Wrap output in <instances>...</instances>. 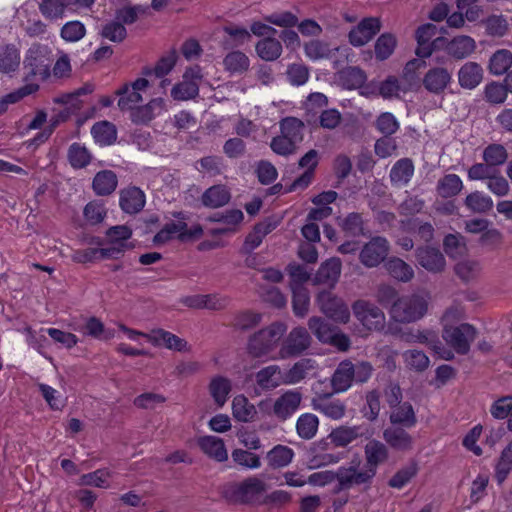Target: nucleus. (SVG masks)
Masks as SVG:
<instances>
[{
    "label": "nucleus",
    "instance_id": "f257e3e1",
    "mask_svg": "<svg viewBox=\"0 0 512 512\" xmlns=\"http://www.w3.org/2000/svg\"><path fill=\"white\" fill-rule=\"evenodd\" d=\"M149 87V80L142 75L116 91L119 96L118 107L122 111H128L131 121L136 124H147L167 110L166 101L162 97L152 98L144 103V94Z\"/></svg>",
    "mask_w": 512,
    "mask_h": 512
},
{
    "label": "nucleus",
    "instance_id": "f03ea898",
    "mask_svg": "<svg viewBox=\"0 0 512 512\" xmlns=\"http://www.w3.org/2000/svg\"><path fill=\"white\" fill-rule=\"evenodd\" d=\"M287 332V326L282 322H275L254 333L248 341V352L253 357H267L277 353V347Z\"/></svg>",
    "mask_w": 512,
    "mask_h": 512
},
{
    "label": "nucleus",
    "instance_id": "7ed1b4c3",
    "mask_svg": "<svg viewBox=\"0 0 512 512\" xmlns=\"http://www.w3.org/2000/svg\"><path fill=\"white\" fill-rule=\"evenodd\" d=\"M428 296L414 293L398 297L391 305V318L399 323H412L422 319L428 311Z\"/></svg>",
    "mask_w": 512,
    "mask_h": 512
},
{
    "label": "nucleus",
    "instance_id": "20e7f679",
    "mask_svg": "<svg viewBox=\"0 0 512 512\" xmlns=\"http://www.w3.org/2000/svg\"><path fill=\"white\" fill-rule=\"evenodd\" d=\"M52 60V51L49 46L39 43L31 45L23 61L26 78L47 79L50 76Z\"/></svg>",
    "mask_w": 512,
    "mask_h": 512
},
{
    "label": "nucleus",
    "instance_id": "39448f33",
    "mask_svg": "<svg viewBox=\"0 0 512 512\" xmlns=\"http://www.w3.org/2000/svg\"><path fill=\"white\" fill-rule=\"evenodd\" d=\"M266 483L255 476L241 482L227 484L223 489L224 496L233 502L254 503L266 492Z\"/></svg>",
    "mask_w": 512,
    "mask_h": 512
},
{
    "label": "nucleus",
    "instance_id": "423d86ee",
    "mask_svg": "<svg viewBox=\"0 0 512 512\" xmlns=\"http://www.w3.org/2000/svg\"><path fill=\"white\" fill-rule=\"evenodd\" d=\"M203 229L199 224H193L191 227L183 221L167 223L153 238L156 246L164 245L173 239L181 241H191L201 237Z\"/></svg>",
    "mask_w": 512,
    "mask_h": 512
},
{
    "label": "nucleus",
    "instance_id": "0eeeda50",
    "mask_svg": "<svg viewBox=\"0 0 512 512\" xmlns=\"http://www.w3.org/2000/svg\"><path fill=\"white\" fill-rule=\"evenodd\" d=\"M311 344V336L303 327L292 329L287 337L282 341L280 348L271 360H284L299 356L304 353Z\"/></svg>",
    "mask_w": 512,
    "mask_h": 512
},
{
    "label": "nucleus",
    "instance_id": "6e6552de",
    "mask_svg": "<svg viewBox=\"0 0 512 512\" xmlns=\"http://www.w3.org/2000/svg\"><path fill=\"white\" fill-rule=\"evenodd\" d=\"M476 337V330L468 323L442 329V338L452 353L467 354L471 343Z\"/></svg>",
    "mask_w": 512,
    "mask_h": 512
},
{
    "label": "nucleus",
    "instance_id": "1a4fd4ad",
    "mask_svg": "<svg viewBox=\"0 0 512 512\" xmlns=\"http://www.w3.org/2000/svg\"><path fill=\"white\" fill-rule=\"evenodd\" d=\"M202 79L203 74L199 66L186 68L182 80L172 87L171 97L176 101H187L195 98L199 94Z\"/></svg>",
    "mask_w": 512,
    "mask_h": 512
},
{
    "label": "nucleus",
    "instance_id": "9d476101",
    "mask_svg": "<svg viewBox=\"0 0 512 512\" xmlns=\"http://www.w3.org/2000/svg\"><path fill=\"white\" fill-rule=\"evenodd\" d=\"M402 339L407 343H418L429 346L440 359L449 361L454 358L450 349H447L437 338V334L429 329H410L402 334Z\"/></svg>",
    "mask_w": 512,
    "mask_h": 512
},
{
    "label": "nucleus",
    "instance_id": "9b49d317",
    "mask_svg": "<svg viewBox=\"0 0 512 512\" xmlns=\"http://www.w3.org/2000/svg\"><path fill=\"white\" fill-rule=\"evenodd\" d=\"M353 313L361 325L368 331H378L385 326V314L376 305L358 300L353 306Z\"/></svg>",
    "mask_w": 512,
    "mask_h": 512
},
{
    "label": "nucleus",
    "instance_id": "f8f14e48",
    "mask_svg": "<svg viewBox=\"0 0 512 512\" xmlns=\"http://www.w3.org/2000/svg\"><path fill=\"white\" fill-rule=\"evenodd\" d=\"M320 310L336 322L347 323L350 319V311L346 303L329 291H323L317 296Z\"/></svg>",
    "mask_w": 512,
    "mask_h": 512
},
{
    "label": "nucleus",
    "instance_id": "ddd939ff",
    "mask_svg": "<svg viewBox=\"0 0 512 512\" xmlns=\"http://www.w3.org/2000/svg\"><path fill=\"white\" fill-rule=\"evenodd\" d=\"M421 83L429 93L442 94L452 83V72L443 66L431 67L424 74Z\"/></svg>",
    "mask_w": 512,
    "mask_h": 512
},
{
    "label": "nucleus",
    "instance_id": "4468645a",
    "mask_svg": "<svg viewBox=\"0 0 512 512\" xmlns=\"http://www.w3.org/2000/svg\"><path fill=\"white\" fill-rule=\"evenodd\" d=\"M147 341L155 347H165L182 353L191 352V345L185 339L161 328L151 330L147 334Z\"/></svg>",
    "mask_w": 512,
    "mask_h": 512
},
{
    "label": "nucleus",
    "instance_id": "2eb2a0df",
    "mask_svg": "<svg viewBox=\"0 0 512 512\" xmlns=\"http://www.w3.org/2000/svg\"><path fill=\"white\" fill-rule=\"evenodd\" d=\"M302 394L297 389L286 390L274 399V417L280 421L289 419L300 407Z\"/></svg>",
    "mask_w": 512,
    "mask_h": 512
},
{
    "label": "nucleus",
    "instance_id": "dca6fc26",
    "mask_svg": "<svg viewBox=\"0 0 512 512\" xmlns=\"http://www.w3.org/2000/svg\"><path fill=\"white\" fill-rule=\"evenodd\" d=\"M388 252V241L383 237H374L362 248L360 261L366 267H376L386 258Z\"/></svg>",
    "mask_w": 512,
    "mask_h": 512
},
{
    "label": "nucleus",
    "instance_id": "f3484780",
    "mask_svg": "<svg viewBox=\"0 0 512 512\" xmlns=\"http://www.w3.org/2000/svg\"><path fill=\"white\" fill-rule=\"evenodd\" d=\"M380 28L381 22L379 18H365L350 31L349 41L353 46H363L373 38Z\"/></svg>",
    "mask_w": 512,
    "mask_h": 512
},
{
    "label": "nucleus",
    "instance_id": "a211bd4d",
    "mask_svg": "<svg viewBox=\"0 0 512 512\" xmlns=\"http://www.w3.org/2000/svg\"><path fill=\"white\" fill-rule=\"evenodd\" d=\"M336 475L341 488L365 484L373 478L372 470H366L365 468L358 470L355 464H351L348 467H340Z\"/></svg>",
    "mask_w": 512,
    "mask_h": 512
},
{
    "label": "nucleus",
    "instance_id": "6ab92c4d",
    "mask_svg": "<svg viewBox=\"0 0 512 512\" xmlns=\"http://www.w3.org/2000/svg\"><path fill=\"white\" fill-rule=\"evenodd\" d=\"M231 413L234 420L241 423H252L258 417L257 407L243 394L232 399Z\"/></svg>",
    "mask_w": 512,
    "mask_h": 512
},
{
    "label": "nucleus",
    "instance_id": "aec40b11",
    "mask_svg": "<svg viewBox=\"0 0 512 512\" xmlns=\"http://www.w3.org/2000/svg\"><path fill=\"white\" fill-rule=\"evenodd\" d=\"M328 444L326 440H321L314 444L308 456L307 464L309 469L336 464L341 460L340 455L325 452Z\"/></svg>",
    "mask_w": 512,
    "mask_h": 512
},
{
    "label": "nucleus",
    "instance_id": "412c9836",
    "mask_svg": "<svg viewBox=\"0 0 512 512\" xmlns=\"http://www.w3.org/2000/svg\"><path fill=\"white\" fill-rule=\"evenodd\" d=\"M366 459V470H372L373 477L376 475L377 467L388 459V448L378 440H370L364 448Z\"/></svg>",
    "mask_w": 512,
    "mask_h": 512
},
{
    "label": "nucleus",
    "instance_id": "4be33fe9",
    "mask_svg": "<svg viewBox=\"0 0 512 512\" xmlns=\"http://www.w3.org/2000/svg\"><path fill=\"white\" fill-rule=\"evenodd\" d=\"M484 71L480 64L476 62H466L458 70L457 77L459 85L463 89H475L483 80Z\"/></svg>",
    "mask_w": 512,
    "mask_h": 512
},
{
    "label": "nucleus",
    "instance_id": "5701e85b",
    "mask_svg": "<svg viewBox=\"0 0 512 512\" xmlns=\"http://www.w3.org/2000/svg\"><path fill=\"white\" fill-rule=\"evenodd\" d=\"M197 443L201 451L209 458H212L217 462H224L228 459V452L225 447V443L221 438L206 435L199 437Z\"/></svg>",
    "mask_w": 512,
    "mask_h": 512
},
{
    "label": "nucleus",
    "instance_id": "b1692460",
    "mask_svg": "<svg viewBox=\"0 0 512 512\" xmlns=\"http://www.w3.org/2000/svg\"><path fill=\"white\" fill-rule=\"evenodd\" d=\"M316 370L317 364L313 359H301L284 373V385L297 384L306 377L313 375Z\"/></svg>",
    "mask_w": 512,
    "mask_h": 512
},
{
    "label": "nucleus",
    "instance_id": "393cba45",
    "mask_svg": "<svg viewBox=\"0 0 512 512\" xmlns=\"http://www.w3.org/2000/svg\"><path fill=\"white\" fill-rule=\"evenodd\" d=\"M418 263L429 272H440L445 267V258L442 253L431 247L420 248L417 250Z\"/></svg>",
    "mask_w": 512,
    "mask_h": 512
},
{
    "label": "nucleus",
    "instance_id": "a878e982",
    "mask_svg": "<svg viewBox=\"0 0 512 512\" xmlns=\"http://www.w3.org/2000/svg\"><path fill=\"white\" fill-rule=\"evenodd\" d=\"M231 390V380L221 375L212 377L208 385L210 396L214 403L220 408L226 404Z\"/></svg>",
    "mask_w": 512,
    "mask_h": 512
},
{
    "label": "nucleus",
    "instance_id": "bb28decb",
    "mask_svg": "<svg viewBox=\"0 0 512 512\" xmlns=\"http://www.w3.org/2000/svg\"><path fill=\"white\" fill-rule=\"evenodd\" d=\"M476 49L475 40L467 35H458L447 44V53L458 60L469 57Z\"/></svg>",
    "mask_w": 512,
    "mask_h": 512
},
{
    "label": "nucleus",
    "instance_id": "cd10ccee",
    "mask_svg": "<svg viewBox=\"0 0 512 512\" xmlns=\"http://www.w3.org/2000/svg\"><path fill=\"white\" fill-rule=\"evenodd\" d=\"M386 443L398 451H410L413 448V437L403 428H387L383 432Z\"/></svg>",
    "mask_w": 512,
    "mask_h": 512
},
{
    "label": "nucleus",
    "instance_id": "c85d7f7f",
    "mask_svg": "<svg viewBox=\"0 0 512 512\" xmlns=\"http://www.w3.org/2000/svg\"><path fill=\"white\" fill-rule=\"evenodd\" d=\"M39 11L49 21L62 19L67 11H72L71 0H42L39 3Z\"/></svg>",
    "mask_w": 512,
    "mask_h": 512
},
{
    "label": "nucleus",
    "instance_id": "c756f323",
    "mask_svg": "<svg viewBox=\"0 0 512 512\" xmlns=\"http://www.w3.org/2000/svg\"><path fill=\"white\" fill-rule=\"evenodd\" d=\"M257 384L265 390H272L284 385V373L277 365H269L256 373Z\"/></svg>",
    "mask_w": 512,
    "mask_h": 512
},
{
    "label": "nucleus",
    "instance_id": "7c9ffc66",
    "mask_svg": "<svg viewBox=\"0 0 512 512\" xmlns=\"http://www.w3.org/2000/svg\"><path fill=\"white\" fill-rule=\"evenodd\" d=\"M354 365L346 360L342 361L332 376V387L335 392L347 391L354 380Z\"/></svg>",
    "mask_w": 512,
    "mask_h": 512
},
{
    "label": "nucleus",
    "instance_id": "2f4dec72",
    "mask_svg": "<svg viewBox=\"0 0 512 512\" xmlns=\"http://www.w3.org/2000/svg\"><path fill=\"white\" fill-rule=\"evenodd\" d=\"M178 60V53L172 49L165 53L152 67H145L142 70V75L148 79V77L154 75L157 78H163L168 75L175 67Z\"/></svg>",
    "mask_w": 512,
    "mask_h": 512
},
{
    "label": "nucleus",
    "instance_id": "473e14b6",
    "mask_svg": "<svg viewBox=\"0 0 512 512\" xmlns=\"http://www.w3.org/2000/svg\"><path fill=\"white\" fill-rule=\"evenodd\" d=\"M436 26L434 24H423L416 30V40L418 46L416 55L420 58H428L433 53V47L430 43L431 39L436 35Z\"/></svg>",
    "mask_w": 512,
    "mask_h": 512
},
{
    "label": "nucleus",
    "instance_id": "72a5a7b5",
    "mask_svg": "<svg viewBox=\"0 0 512 512\" xmlns=\"http://www.w3.org/2000/svg\"><path fill=\"white\" fill-rule=\"evenodd\" d=\"M389 419L392 424H398L405 428H412L417 423L414 408L409 402H401L392 407Z\"/></svg>",
    "mask_w": 512,
    "mask_h": 512
},
{
    "label": "nucleus",
    "instance_id": "f704fd0d",
    "mask_svg": "<svg viewBox=\"0 0 512 512\" xmlns=\"http://www.w3.org/2000/svg\"><path fill=\"white\" fill-rule=\"evenodd\" d=\"M145 205V194L137 187H130L121 192L120 206L127 213H137Z\"/></svg>",
    "mask_w": 512,
    "mask_h": 512
},
{
    "label": "nucleus",
    "instance_id": "c9c22d12",
    "mask_svg": "<svg viewBox=\"0 0 512 512\" xmlns=\"http://www.w3.org/2000/svg\"><path fill=\"white\" fill-rule=\"evenodd\" d=\"M118 185L117 175L111 170L99 171L93 178L92 188L99 196L110 195Z\"/></svg>",
    "mask_w": 512,
    "mask_h": 512
},
{
    "label": "nucleus",
    "instance_id": "e433bc0d",
    "mask_svg": "<svg viewBox=\"0 0 512 512\" xmlns=\"http://www.w3.org/2000/svg\"><path fill=\"white\" fill-rule=\"evenodd\" d=\"M512 471V440L500 452L494 466V478L498 485H502Z\"/></svg>",
    "mask_w": 512,
    "mask_h": 512
},
{
    "label": "nucleus",
    "instance_id": "4c0bfd02",
    "mask_svg": "<svg viewBox=\"0 0 512 512\" xmlns=\"http://www.w3.org/2000/svg\"><path fill=\"white\" fill-rule=\"evenodd\" d=\"M405 369L415 373L424 372L430 366V359L425 352L408 349L401 354Z\"/></svg>",
    "mask_w": 512,
    "mask_h": 512
},
{
    "label": "nucleus",
    "instance_id": "58836bf2",
    "mask_svg": "<svg viewBox=\"0 0 512 512\" xmlns=\"http://www.w3.org/2000/svg\"><path fill=\"white\" fill-rule=\"evenodd\" d=\"M20 62V51L15 45L0 46V73L10 74L17 71Z\"/></svg>",
    "mask_w": 512,
    "mask_h": 512
},
{
    "label": "nucleus",
    "instance_id": "ea45409f",
    "mask_svg": "<svg viewBox=\"0 0 512 512\" xmlns=\"http://www.w3.org/2000/svg\"><path fill=\"white\" fill-rule=\"evenodd\" d=\"M341 266L339 258L334 257L327 260L320 266L315 277L316 282L333 286L340 276Z\"/></svg>",
    "mask_w": 512,
    "mask_h": 512
},
{
    "label": "nucleus",
    "instance_id": "a19ab883",
    "mask_svg": "<svg viewBox=\"0 0 512 512\" xmlns=\"http://www.w3.org/2000/svg\"><path fill=\"white\" fill-rule=\"evenodd\" d=\"M414 174V165L408 158L398 160L390 171V179L393 185L405 186Z\"/></svg>",
    "mask_w": 512,
    "mask_h": 512
},
{
    "label": "nucleus",
    "instance_id": "79ce46f5",
    "mask_svg": "<svg viewBox=\"0 0 512 512\" xmlns=\"http://www.w3.org/2000/svg\"><path fill=\"white\" fill-rule=\"evenodd\" d=\"M255 50L262 60L275 61L281 56L283 48L281 42L272 36L258 41Z\"/></svg>",
    "mask_w": 512,
    "mask_h": 512
},
{
    "label": "nucleus",
    "instance_id": "37998d69",
    "mask_svg": "<svg viewBox=\"0 0 512 512\" xmlns=\"http://www.w3.org/2000/svg\"><path fill=\"white\" fill-rule=\"evenodd\" d=\"M425 66L426 62L418 58H414L405 64L401 78L406 90H412L420 84V70Z\"/></svg>",
    "mask_w": 512,
    "mask_h": 512
},
{
    "label": "nucleus",
    "instance_id": "c03bdc74",
    "mask_svg": "<svg viewBox=\"0 0 512 512\" xmlns=\"http://www.w3.org/2000/svg\"><path fill=\"white\" fill-rule=\"evenodd\" d=\"M91 134L97 144L108 146L113 144L117 138L116 127L108 121L95 123L91 128Z\"/></svg>",
    "mask_w": 512,
    "mask_h": 512
},
{
    "label": "nucleus",
    "instance_id": "a18cd8bd",
    "mask_svg": "<svg viewBox=\"0 0 512 512\" xmlns=\"http://www.w3.org/2000/svg\"><path fill=\"white\" fill-rule=\"evenodd\" d=\"M360 435V428L357 426H340L333 429L327 439L336 447H345L355 441Z\"/></svg>",
    "mask_w": 512,
    "mask_h": 512
},
{
    "label": "nucleus",
    "instance_id": "49530a36",
    "mask_svg": "<svg viewBox=\"0 0 512 512\" xmlns=\"http://www.w3.org/2000/svg\"><path fill=\"white\" fill-rule=\"evenodd\" d=\"M319 427V419L312 413H304L299 416L296 422V431L302 439H312Z\"/></svg>",
    "mask_w": 512,
    "mask_h": 512
},
{
    "label": "nucleus",
    "instance_id": "de8ad7c7",
    "mask_svg": "<svg viewBox=\"0 0 512 512\" xmlns=\"http://www.w3.org/2000/svg\"><path fill=\"white\" fill-rule=\"evenodd\" d=\"M281 134L296 146L303 140L304 123L294 117H287L280 122Z\"/></svg>",
    "mask_w": 512,
    "mask_h": 512
},
{
    "label": "nucleus",
    "instance_id": "09e8293b",
    "mask_svg": "<svg viewBox=\"0 0 512 512\" xmlns=\"http://www.w3.org/2000/svg\"><path fill=\"white\" fill-rule=\"evenodd\" d=\"M230 193L225 186H212L205 191L202 196V202L207 207L217 208L228 203Z\"/></svg>",
    "mask_w": 512,
    "mask_h": 512
},
{
    "label": "nucleus",
    "instance_id": "8fccbe9b",
    "mask_svg": "<svg viewBox=\"0 0 512 512\" xmlns=\"http://www.w3.org/2000/svg\"><path fill=\"white\" fill-rule=\"evenodd\" d=\"M39 89V85L35 82L26 83L19 89L6 94L0 99V115L5 113L10 104H14L24 97L35 93Z\"/></svg>",
    "mask_w": 512,
    "mask_h": 512
},
{
    "label": "nucleus",
    "instance_id": "3c124183",
    "mask_svg": "<svg viewBox=\"0 0 512 512\" xmlns=\"http://www.w3.org/2000/svg\"><path fill=\"white\" fill-rule=\"evenodd\" d=\"M512 65V53L507 49L497 50L490 57L489 71L491 74L503 75Z\"/></svg>",
    "mask_w": 512,
    "mask_h": 512
},
{
    "label": "nucleus",
    "instance_id": "603ef678",
    "mask_svg": "<svg viewBox=\"0 0 512 512\" xmlns=\"http://www.w3.org/2000/svg\"><path fill=\"white\" fill-rule=\"evenodd\" d=\"M304 53L311 61L328 59L332 56L333 50L327 42L321 40H311L303 46Z\"/></svg>",
    "mask_w": 512,
    "mask_h": 512
},
{
    "label": "nucleus",
    "instance_id": "864d4df0",
    "mask_svg": "<svg viewBox=\"0 0 512 512\" xmlns=\"http://www.w3.org/2000/svg\"><path fill=\"white\" fill-rule=\"evenodd\" d=\"M67 158L73 168L79 169L86 167L91 161L90 151L80 143H73L67 151Z\"/></svg>",
    "mask_w": 512,
    "mask_h": 512
},
{
    "label": "nucleus",
    "instance_id": "5fc2aeb1",
    "mask_svg": "<svg viewBox=\"0 0 512 512\" xmlns=\"http://www.w3.org/2000/svg\"><path fill=\"white\" fill-rule=\"evenodd\" d=\"M386 269L393 278L402 282H408L414 276L412 267L400 258L393 257L389 259L386 263Z\"/></svg>",
    "mask_w": 512,
    "mask_h": 512
},
{
    "label": "nucleus",
    "instance_id": "6e6d98bb",
    "mask_svg": "<svg viewBox=\"0 0 512 512\" xmlns=\"http://www.w3.org/2000/svg\"><path fill=\"white\" fill-rule=\"evenodd\" d=\"M294 457V451L283 445H277L267 453V460L270 466L282 468L289 465Z\"/></svg>",
    "mask_w": 512,
    "mask_h": 512
},
{
    "label": "nucleus",
    "instance_id": "4d7b16f0",
    "mask_svg": "<svg viewBox=\"0 0 512 512\" xmlns=\"http://www.w3.org/2000/svg\"><path fill=\"white\" fill-rule=\"evenodd\" d=\"M465 205L473 212L483 213L489 211L493 207V200L487 194L475 191L466 196Z\"/></svg>",
    "mask_w": 512,
    "mask_h": 512
},
{
    "label": "nucleus",
    "instance_id": "13d9d810",
    "mask_svg": "<svg viewBox=\"0 0 512 512\" xmlns=\"http://www.w3.org/2000/svg\"><path fill=\"white\" fill-rule=\"evenodd\" d=\"M112 473L108 469H98L94 472L83 474L79 478L78 484L81 486H93L97 488H108L109 479Z\"/></svg>",
    "mask_w": 512,
    "mask_h": 512
},
{
    "label": "nucleus",
    "instance_id": "bf43d9fd",
    "mask_svg": "<svg viewBox=\"0 0 512 512\" xmlns=\"http://www.w3.org/2000/svg\"><path fill=\"white\" fill-rule=\"evenodd\" d=\"M225 69L231 74L242 73L249 68V58L240 51H233L226 55L223 60Z\"/></svg>",
    "mask_w": 512,
    "mask_h": 512
},
{
    "label": "nucleus",
    "instance_id": "052dcab7",
    "mask_svg": "<svg viewBox=\"0 0 512 512\" xmlns=\"http://www.w3.org/2000/svg\"><path fill=\"white\" fill-rule=\"evenodd\" d=\"M463 188L461 178L456 174H448L441 178L437 185V191L442 197L457 195Z\"/></svg>",
    "mask_w": 512,
    "mask_h": 512
},
{
    "label": "nucleus",
    "instance_id": "680f3d73",
    "mask_svg": "<svg viewBox=\"0 0 512 512\" xmlns=\"http://www.w3.org/2000/svg\"><path fill=\"white\" fill-rule=\"evenodd\" d=\"M309 329L322 343H327L337 331V328L328 324L320 317H312L308 322Z\"/></svg>",
    "mask_w": 512,
    "mask_h": 512
},
{
    "label": "nucleus",
    "instance_id": "e2e57ef3",
    "mask_svg": "<svg viewBox=\"0 0 512 512\" xmlns=\"http://www.w3.org/2000/svg\"><path fill=\"white\" fill-rule=\"evenodd\" d=\"M86 35L85 25L78 21H68L66 22L61 30L60 36L65 42L75 43L83 39Z\"/></svg>",
    "mask_w": 512,
    "mask_h": 512
},
{
    "label": "nucleus",
    "instance_id": "0e129e2a",
    "mask_svg": "<svg viewBox=\"0 0 512 512\" xmlns=\"http://www.w3.org/2000/svg\"><path fill=\"white\" fill-rule=\"evenodd\" d=\"M231 457L237 465L246 469L254 470L261 466V460L259 456L247 449H234L231 453Z\"/></svg>",
    "mask_w": 512,
    "mask_h": 512
},
{
    "label": "nucleus",
    "instance_id": "69168bd1",
    "mask_svg": "<svg viewBox=\"0 0 512 512\" xmlns=\"http://www.w3.org/2000/svg\"><path fill=\"white\" fill-rule=\"evenodd\" d=\"M507 158V150L501 144H490L483 151L484 162L488 163L493 168L504 164Z\"/></svg>",
    "mask_w": 512,
    "mask_h": 512
},
{
    "label": "nucleus",
    "instance_id": "338daca9",
    "mask_svg": "<svg viewBox=\"0 0 512 512\" xmlns=\"http://www.w3.org/2000/svg\"><path fill=\"white\" fill-rule=\"evenodd\" d=\"M397 40L390 33L382 34L375 43L376 58L383 61L388 59L395 50Z\"/></svg>",
    "mask_w": 512,
    "mask_h": 512
},
{
    "label": "nucleus",
    "instance_id": "774afa93",
    "mask_svg": "<svg viewBox=\"0 0 512 512\" xmlns=\"http://www.w3.org/2000/svg\"><path fill=\"white\" fill-rule=\"evenodd\" d=\"M314 408L326 417L339 420L344 417L346 407L339 400L321 401L314 405Z\"/></svg>",
    "mask_w": 512,
    "mask_h": 512
}]
</instances>
